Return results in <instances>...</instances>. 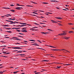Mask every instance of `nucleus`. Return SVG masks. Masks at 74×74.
Listing matches in <instances>:
<instances>
[{
  "label": "nucleus",
  "instance_id": "f257e3e1",
  "mask_svg": "<svg viewBox=\"0 0 74 74\" xmlns=\"http://www.w3.org/2000/svg\"><path fill=\"white\" fill-rule=\"evenodd\" d=\"M63 33L59 34H58V35H59L60 36H64V35H66V34H67L66 33V32H65L63 31Z\"/></svg>",
  "mask_w": 74,
  "mask_h": 74
},
{
  "label": "nucleus",
  "instance_id": "f03ea898",
  "mask_svg": "<svg viewBox=\"0 0 74 74\" xmlns=\"http://www.w3.org/2000/svg\"><path fill=\"white\" fill-rule=\"evenodd\" d=\"M51 21H52V22H53V23H57V22H56V21H53V20H51Z\"/></svg>",
  "mask_w": 74,
  "mask_h": 74
},
{
  "label": "nucleus",
  "instance_id": "7ed1b4c3",
  "mask_svg": "<svg viewBox=\"0 0 74 74\" xmlns=\"http://www.w3.org/2000/svg\"><path fill=\"white\" fill-rule=\"evenodd\" d=\"M52 51H61L62 50L56 49H51Z\"/></svg>",
  "mask_w": 74,
  "mask_h": 74
},
{
  "label": "nucleus",
  "instance_id": "20e7f679",
  "mask_svg": "<svg viewBox=\"0 0 74 74\" xmlns=\"http://www.w3.org/2000/svg\"><path fill=\"white\" fill-rule=\"evenodd\" d=\"M16 10H21L20 8H22L21 7H18V8H16Z\"/></svg>",
  "mask_w": 74,
  "mask_h": 74
},
{
  "label": "nucleus",
  "instance_id": "39448f33",
  "mask_svg": "<svg viewBox=\"0 0 74 74\" xmlns=\"http://www.w3.org/2000/svg\"><path fill=\"white\" fill-rule=\"evenodd\" d=\"M64 39H66V40H68V39H69V38H70V37H64Z\"/></svg>",
  "mask_w": 74,
  "mask_h": 74
},
{
  "label": "nucleus",
  "instance_id": "423d86ee",
  "mask_svg": "<svg viewBox=\"0 0 74 74\" xmlns=\"http://www.w3.org/2000/svg\"><path fill=\"white\" fill-rule=\"evenodd\" d=\"M56 19H62V18L61 17H56Z\"/></svg>",
  "mask_w": 74,
  "mask_h": 74
},
{
  "label": "nucleus",
  "instance_id": "0eeeda50",
  "mask_svg": "<svg viewBox=\"0 0 74 74\" xmlns=\"http://www.w3.org/2000/svg\"><path fill=\"white\" fill-rule=\"evenodd\" d=\"M41 33H43V34H47L48 33V32L45 33V32H41Z\"/></svg>",
  "mask_w": 74,
  "mask_h": 74
},
{
  "label": "nucleus",
  "instance_id": "6e6552de",
  "mask_svg": "<svg viewBox=\"0 0 74 74\" xmlns=\"http://www.w3.org/2000/svg\"><path fill=\"white\" fill-rule=\"evenodd\" d=\"M13 39V40H21V39H14V38H13V39Z\"/></svg>",
  "mask_w": 74,
  "mask_h": 74
},
{
  "label": "nucleus",
  "instance_id": "1a4fd4ad",
  "mask_svg": "<svg viewBox=\"0 0 74 74\" xmlns=\"http://www.w3.org/2000/svg\"><path fill=\"white\" fill-rule=\"evenodd\" d=\"M57 68H56V69H60V68H61V66H57Z\"/></svg>",
  "mask_w": 74,
  "mask_h": 74
},
{
  "label": "nucleus",
  "instance_id": "9d476101",
  "mask_svg": "<svg viewBox=\"0 0 74 74\" xmlns=\"http://www.w3.org/2000/svg\"><path fill=\"white\" fill-rule=\"evenodd\" d=\"M19 71H16V72H13L14 74H16Z\"/></svg>",
  "mask_w": 74,
  "mask_h": 74
},
{
  "label": "nucleus",
  "instance_id": "9b49d317",
  "mask_svg": "<svg viewBox=\"0 0 74 74\" xmlns=\"http://www.w3.org/2000/svg\"><path fill=\"white\" fill-rule=\"evenodd\" d=\"M6 21H7V22H12L13 21H8V20H6Z\"/></svg>",
  "mask_w": 74,
  "mask_h": 74
},
{
  "label": "nucleus",
  "instance_id": "f8f14e48",
  "mask_svg": "<svg viewBox=\"0 0 74 74\" xmlns=\"http://www.w3.org/2000/svg\"><path fill=\"white\" fill-rule=\"evenodd\" d=\"M52 1V2H57V1L54 0V1Z\"/></svg>",
  "mask_w": 74,
  "mask_h": 74
},
{
  "label": "nucleus",
  "instance_id": "ddd939ff",
  "mask_svg": "<svg viewBox=\"0 0 74 74\" xmlns=\"http://www.w3.org/2000/svg\"><path fill=\"white\" fill-rule=\"evenodd\" d=\"M23 51H18L16 52V53H20L21 52H22Z\"/></svg>",
  "mask_w": 74,
  "mask_h": 74
},
{
  "label": "nucleus",
  "instance_id": "4468645a",
  "mask_svg": "<svg viewBox=\"0 0 74 74\" xmlns=\"http://www.w3.org/2000/svg\"><path fill=\"white\" fill-rule=\"evenodd\" d=\"M23 30V32H27V31H26V29H24Z\"/></svg>",
  "mask_w": 74,
  "mask_h": 74
},
{
  "label": "nucleus",
  "instance_id": "2eb2a0df",
  "mask_svg": "<svg viewBox=\"0 0 74 74\" xmlns=\"http://www.w3.org/2000/svg\"><path fill=\"white\" fill-rule=\"evenodd\" d=\"M73 33V31H69V33Z\"/></svg>",
  "mask_w": 74,
  "mask_h": 74
},
{
  "label": "nucleus",
  "instance_id": "dca6fc26",
  "mask_svg": "<svg viewBox=\"0 0 74 74\" xmlns=\"http://www.w3.org/2000/svg\"><path fill=\"white\" fill-rule=\"evenodd\" d=\"M10 53H3V54H4V55H8V54H10Z\"/></svg>",
  "mask_w": 74,
  "mask_h": 74
},
{
  "label": "nucleus",
  "instance_id": "f3484780",
  "mask_svg": "<svg viewBox=\"0 0 74 74\" xmlns=\"http://www.w3.org/2000/svg\"><path fill=\"white\" fill-rule=\"evenodd\" d=\"M10 23V24H12L13 23H14V24H15V22H12Z\"/></svg>",
  "mask_w": 74,
  "mask_h": 74
},
{
  "label": "nucleus",
  "instance_id": "a211bd4d",
  "mask_svg": "<svg viewBox=\"0 0 74 74\" xmlns=\"http://www.w3.org/2000/svg\"><path fill=\"white\" fill-rule=\"evenodd\" d=\"M61 51L62 50H64V51H66V52H69V51H67V50H65V49H61Z\"/></svg>",
  "mask_w": 74,
  "mask_h": 74
},
{
  "label": "nucleus",
  "instance_id": "6ab92c4d",
  "mask_svg": "<svg viewBox=\"0 0 74 74\" xmlns=\"http://www.w3.org/2000/svg\"><path fill=\"white\" fill-rule=\"evenodd\" d=\"M10 11H12V12H15V10H10Z\"/></svg>",
  "mask_w": 74,
  "mask_h": 74
},
{
  "label": "nucleus",
  "instance_id": "aec40b11",
  "mask_svg": "<svg viewBox=\"0 0 74 74\" xmlns=\"http://www.w3.org/2000/svg\"><path fill=\"white\" fill-rule=\"evenodd\" d=\"M13 49H18V47H12Z\"/></svg>",
  "mask_w": 74,
  "mask_h": 74
},
{
  "label": "nucleus",
  "instance_id": "412c9836",
  "mask_svg": "<svg viewBox=\"0 0 74 74\" xmlns=\"http://www.w3.org/2000/svg\"><path fill=\"white\" fill-rule=\"evenodd\" d=\"M32 45H36L37 46H39V45L37 44H32Z\"/></svg>",
  "mask_w": 74,
  "mask_h": 74
},
{
  "label": "nucleus",
  "instance_id": "4be33fe9",
  "mask_svg": "<svg viewBox=\"0 0 74 74\" xmlns=\"http://www.w3.org/2000/svg\"><path fill=\"white\" fill-rule=\"evenodd\" d=\"M6 32H8V33H12V32L10 31H6Z\"/></svg>",
  "mask_w": 74,
  "mask_h": 74
},
{
  "label": "nucleus",
  "instance_id": "5701e85b",
  "mask_svg": "<svg viewBox=\"0 0 74 74\" xmlns=\"http://www.w3.org/2000/svg\"><path fill=\"white\" fill-rule=\"evenodd\" d=\"M42 4H48V3H45V2H43L42 3Z\"/></svg>",
  "mask_w": 74,
  "mask_h": 74
},
{
  "label": "nucleus",
  "instance_id": "b1692460",
  "mask_svg": "<svg viewBox=\"0 0 74 74\" xmlns=\"http://www.w3.org/2000/svg\"><path fill=\"white\" fill-rule=\"evenodd\" d=\"M20 24H22V25H24V24H25V25L27 24L26 23H20Z\"/></svg>",
  "mask_w": 74,
  "mask_h": 74
},
{
  "label": "nucleus",
  "instance_id": "393cba45",
  "mask_svg": "<svg viewBox=\"0 0 74 74\" xmlns=\"http://www.w3.org/2000/svg\"><path fill=\"white\" fill-rule=\"evenodd\" d=\"M29 41H35V40H29Z\"/></svg>",
  "mask_w": 74,
  "mask_h": 74
},
{
  "label": "nucleus",
  "instance_id": "a878e982",
  "mask_svg": "<svg viewBox=\"0 0 74 74\" xmlns=\"http://www.w3.org/2000/svg\"><path fill=\"white\" fill-rule=\"evenodd\" d=\"M3 56V57H4V58H7V56Z\"/></svg>",
  "mask_w": 74,
  "mask_h": 74
},
{
  "label": "nucleus",
  "instance_id": "bb28decb",
  "mask_svg": "<svg viewBox=\"0 0 74 74\" xmlns=\"http://www.w3.org/2000/svg\"><path fill=\"white\" fill-rule=\"evenodd\" d=\"M16 31H18V32H21V30H20L16 29Z\"/></svg>",
  "mask_w": 74,
  "mask_h": 74
},
{
  "label": "nucleus",
  "instance_id": "cd10ccee",
  "mask_svg": "<svg viewBox=\"0 0 74 74\" xmlns=\"http://www.w3.org/2000/svg\"><path fill=\"white\" fill-rule=\"evenodd\" d=\"M37 49H42V50H44L45 51V50L41 48H38Z\"/></svg>",
  "mask_w": 74,
  "mask_h": 74
},
{
  "label": "nucleus",
  "instance_id": "c85d7f7f",
  "mask_svg": "<svg viewBox=\"0 0 74 74\" xmlns=\"http://www.w3.org/2000/svg\"><path fill=\"white\" fill-rule=\"evenodd\" d=\"M3 26H9V25H3Z\"/></svg>",
  "mask_w": 74,
  "mask_h": 74
},
{
  "label": "nucleus",
  "instance_id": "c756f323",
  "mask_svg": "<svg viewBox=\"0 0 74 74\" xmlns=\"http://www.w3.org/2000/svg\"><path fill=\"white\" fill-rule=\"evenodd\" d=\"M69 25H73V24L71 23H69Z\"/></svg>",
  "mask_w": 74,
  "mask_h": 74
},
{
  "label": "nucleus",
  "instance_id": "7c9ffc66",
  "mask_svg": "<svg viewBox=\"0 0 74 74\" xmlns=\"http://www.w3.org/2000/svg\"><path fill=\"white\" fill-rule=\"evenodd\" d=\"M42 62H47V60H43Z\"/></svg>",
  "mask_w": 74,
  "mask_h": 74
},
{
  "label": "nucleus",
  "instance_id": "2f4dec72",
  "mask_svg": "<svg viewBox=\"0 0 74 74\" xmlns=\"http://www.w3.org/2000/svg\"><path fill=\"white\" fill-rule=\"evenodd\" d=\"M17 49H22V48L18 47Z\"/></svg>",
  "mask_w": 74,
  "mask_h": 74
},
{
  "label": "nucleus",
  "instance_id": "473e14b6",
  "mask_svg": "<svg viewBox=\"0 0 74 74\" xmlns=\"http://www.w3.org/2000/svg\"><path fill=\"white\" fill-rule=\"evenodd\" d=\"M33 13L34 14H37V13L36 12H33Z\"/></svg>",
  "mask_w": 74,
  "mask_h": 74
},
{
  "label": "nucleus",
  "instance_id": "72a5a7b5",
  "mask_svg": "<svg viewBox=\"0 0 74 74\" xmlns=\"http://www.w3.org/2000/svg\"><path fill=\"white\" fill-rule=\"evenodd\" d=\"M40 18H44V17L42 16H41V17H40Z\"/></svg>",
  "mask_w": 74,
  "mask_h": 74
},
{
  "label": "nucleus",
  "instance_id": "f704fd0d",
  "mask_svg": "<svg viewBox=\"0 0 74 74\" xmlns=\"http://www.w3.org/2000/svg\"><path fill=\"white\" fill-rule=\"evenodd\" d=\"M15 44H21L20 43H15Z\"/></svg>",
  "mask_w": 74,
  "mask_h": 74
},
{
  "label": "nucleus",
  "instance_id": "c9c22d12",
  "mask_svg": "<svg viewBox=\"0 0 74 74\" xmlns=\"http://www.w3.org/2000/svg\"><path fill=\"white\" fill-rule=\"evenodd\" d=\"M19 55H21V56H22L23 55H25V54H19Z\"/></svg>",
  "mask_w": 74,
  "mask_h": 74
},
{
  "label": "nucleus",
  "instance_id": "e433bc0d",
  "mask_svg": "<svg viewBox=\"0 0 74 74\" xmlns=\"http://www.w3.org/2000/svg\"><path fill=\"white\" fill-rule=\"evenodd\" d=\"M58 25L59 26H62L60 23H58Z\"/></svg>",
  "mask_w": 74,
  "mask_h": 74
},
{
  "label": "nucleus",
  "instance_id": "4c0bfd02",
  "mask_svg": "<svg viewBox=\"0 0 74 74\" xmlns=\"http://www.w3.org/2000/svg\"><path fill=\"white\" fill-rule=\"evenodd\" d=\"M11 5L12 7H13V6H14V5Z\"/></svg>",
  "mask_w": 74,
  "mask_h": 74
},
{
  "label": "nucleus",
  "instance_id": "58836bf2",
  "mask_svg": "<svg viewBox=\"0 0 74 74\" xmlns=\"http://www.w3.org/2000/svg\"><path fill=\"white\" fill-rule=\"evenodd\" d=\"M6 15H8L9 16H11V15L10 14H7Z\"/></svg>",
  "mask_w": 74,
  "mask_h": 74
},
{
  "label": "nucleus",
  "instance_id": "ea45409f",
  "mask_svg": "<svg viewBox=\"0 0 74 74\" xmlns=\"http://www.w3.org/2000/svg\"><path fill=\"white\" fill-rule=\"evenodd\" d=\"M22 60H26L25 59H22Z\"/></svg>",
  "mask_w": 74,
  "mask_h": 74
},
{
  "label": "nucleus",
  "instance_id": "a19ab883",
  "mask_svg": "<svg viewBox=\"0 0 74 74\" xmlns=\"http://www.w3.org/2000/svg\"><path fill=\"white\" fill-rule=\"evenodd\" d=\"M0 74H3V72L2 71H0Z\"/></svg>",
  "mask_w": 74,
  "mask_h": 74
},
{
  "label": "nucleus",
  "instance_id": "79ce46f5",
  "mask_svg": "<svg viewBox=\"0 0 74 74\" xmlns=\"http://www.w3.org/2000/svg\"><path fill=\"white\" fill-rule=\"evenodd\" d=\"M24 42H27V41H25V40H24L23 41Z\"/></svg>",
  "mask_w": 74,
  "mask_h": 74
},
{
  "label": "nucleus",
  "instance_id": "37998d69",
  "mask_svg": "<svg viewBox=\"0 0 74 74\" xmlns=\"http://www.w3.org/2000/svg\"><path fill=\"white\" fill-rule=\"evenodd\" d=\"M56 8H57L58 10H59L60 9L58 7H57Z\"/></svg>",
  "mask_w": 74,
  "mask_h": 74
},
{
  "label": "nucleus",
  "instance_id": "c03bdc74",
  "mask_svg": "<svg viewBox=\"0 0 74 74\" xmlns=\"http://www.w3.org/2000/svg\"><path fill=\"white\" fill-rule=\"evenodd\" d=\"M31 15H32V16H36V15L34 14L33 15V14H31Z\"/></svg>",
  "mask_w": 74,
  "mask_h": 74
},
{
  "label": "nucleus",
  "instance_id": "a18cd8bd",
  "mask_svg": "<svg viewBox=\"0 0 74 74\" xmlns=\"http://www.w3.org/2000/svg\"><path fill=\"white\" fill-rule=\"evenodd\" d=\"M47 30H50V31H52V30H51V29H48Z\"/></svg>",
  "mask_w": 74,
  "mask_h": 74
},
{
  "label": "nucleus",
  "instance_id": "49530a36",
  "mask_svg": "<svg viewBox=\"0 0 74 74\" xmlns=\"http://www.w3.org/2000/svg\"><path fill=\"white\" fill-rule=\"evenodd\" d=\"M4 16H7L8 17V16L6 15H4Z\"/></svg>",
  "mask_w": 74,
  "mask_h": 74
},
{
  "label": "nucleus",
  "instance_id": "de8ad7c7",
  "mask_svg": "<svg viewBox=\"0 0 74 74\" xmlns=\"http://www.w3.org/2000/svg\"><path fill=\"white\" fill-rule=\"evenodd\" d=\"M20 29V28H16V29Z\"/></svg>",
  "mask_w": 74,
  "mask_h": 74
},
{
  "label": "nucleus",
  "instance_id": "09e8293b",
  "mask_svg": "<svg viewBox=\"0 0 74 74\" xmlns=\"http://www.w3.org/2000/svg\"><path fill=\"white\" fill-rule=\"evenodd\" d=\"M5 38H9L8 37H6Z\"/></svg>",
  "mask_w": 74,
  "mask_h": 74
},
{
  "label": "nucleus",
  "instance_id": "8fccbe9b",
  "mask_svg": "<svg viewBox=\"0 0 74 74\" xmlns=\"http://www.w3.org/2000/svg\"><path fill=\"white\" fill-rule=\"evenodd\" d=\"M33 28H38V27H33Z\"/></svg>",
  "mask_w": 74,
  "mask_h": 74
},
{
  "label": "nucleus",
  "instance_id": "3c124183",
  "mask_svg": "<svg viewBox=\"0 0 74 74\" xmlns=\"http://www.w3.org/2000/svg\"><path fill=\"white\" fill-rule=\"evenodd\" d=\"M39 73H35V74H38Z\"/></svg>",
  "mask_w": 74,
  "mask_h": 74
},
{
  "label": "nucleus",
  "instance_id": "603ef678",
  "mask_svg": "<svg viewBox=\"0 0 74 74\" xmlns=\"http://www.w3.org/2000/svg\"><path fill=\"white\" fill-rule=\"evenodd\" d=\"M49 47H51L52 48H53V46H49Z\"/></svg>",
  "mask_w": 74,
  "mask_h": 74
},
{
  "label": "nucleus",
  "instance_id": "864d4df0",
  "mask_svg": "<svg viewBox=\"0 0 74 74\" xmlns=\"http://www.w3.org/2000/svg\"><path fill=\"white\" fill-rule=\"evenodd\" d=\"M18 6H24L23 5H18Z\"/></svg>",
  "mask_w": 74,
  "mask_h": 74
},
{
  "label": "nucleus",
  "instance_id": "5fc2aeb1",
  "mask_svg": "<svg viewBox=\"0 0 74 74\" xmlns=\"http://www.w3.org/2000/svg\"><path fill=\"white\" fill-rule=\"evenodd\" d=\"M34 23L36 25H39L37 24L36 23Z\"/></svg>",
  "mask_w": 74,
  "mask_h": 74
},
{
  "label": "nucleus",
  "instance_id": "6e6d98bb",
  "mask_svg": "<svg viewBox=\"0 0 74 74\" xmlns=\"http://www.w3.org/2000/svg\"><path fill=\"white\" fill-rule=\"evenodd\" d=\"M16 29V28H12V29Z\"/></svg>",
  "mask_w": 74,
  "mask_h": 74
},
{
  "label": "nucleus",
  "instance_id": "4d7b16f0",
  "mask_svg": "<svg viewBox=\"0 0 74 74\" xmlns=\"http://www.w3.org/2000/svg\"><path fill=\"white\" fill-rule=\"evenodd\" d=\"M18 37H23L22 36H18Z\"/></svg>",
  "mask_w": 74,
  "mask_h": 74
},
{
  "label": "nucleus",
  "instance_id": "13d9d810",
  "mask_svg": "<svg viewBox=\"0 0 74 74\" xmlns=\"http://www.w3.org/2000/svg\"><path fill=\"white\" fill-rule=\"evenodd\" d=\"M23 25V26H26V25Z\"/></svg>",
  "mask_w": 74,
  "mask_h": 74
},
{
  "label": "nucleus",
  "instance_id": "bf43d9fd",
  "mask_svg": "<svg viewBox=\"0 0 74 74\" xmlns=\"http://www.w3.org/2000/svg\"><path fill=\"white\" fill-rule=\"evenodd\" d=\"M12 19V18H10L8 19L9 20H11Z\"/></svg>",
  "mask_w": 74,
  "mask_h": 74
},
{
  "label": "nucleus",
  "instance_id": "052dcab7",
  "mask_svg": "<svg viewBox=\"0 0 74 74\" xmlns=\"http://www.w3.org/2000/svg\"><path fill=\"white\" fill-rule=\"evenodd\" d=\"M63 10H64V11H67V10L66 9H63Z\"/></svg>",
  "mask_w": 74,
  "mask_h": 74
},
{
  "label": "nucleus",
  "instance_id": "680f3d73",
  "mask_svg": "<svg viewBox=\"0 0 74 74\" xmlns=\"http://www.w3.org/2000/svg\"><path fill=\"white\" fill-rule=\"evenodd\" d=\"M44 24V23H40V24Z\"/></svg>",
  "mask_w": 74,
  "mask_h": 74
},
{
  "label": "nucleus",
  "instance_id": "e2e57ef3",
  "mask_svg": "<svg viewBox=\"0 0 74 74\" xmlns=\"http://www.w3.org/2000/svg\"><path fill=\"white\" fill-rule=\"evenodd\" d=\"M6 29H9V30H10V29H11V28H6Z\"/></svg>",
  "mask_w": 74,
  "mask_h": 74
},
{
  "label": "nucleus",
  "instance_id": "0e129e2a",
  "mask_svg": "<svg viewBox=\"0 0 74 74\" xmlns=\"http://www.w3.org/2000/svg\"><path fill=\"white\" fill-rule=\"evenodd\" d=\"M7 47V46H1V47Z\"/></svg>",
  "mask_w": 74,
  "mask_h": 74
},
{
  "label": "nucleus",
  "instance_id": "69168bd1",
  "mask_svg": "<svg viewBox=\"0 0 74 74\" xmlns=\"http://www.w3.org/2000/svg\"><path fill=\"white\" fill-rule=\"evenodd\" d=\"M3 53H7V52H2Z\"/></svg>",
  "mask_w": 74,
  "mask_h": 74
},
{
  "label": "nucleus",
  "instance_id": "338daca9",
  "mask_svg": "<svg viewBox=\"0 0 74 74\" xmlns=\"http://www.w3.org/2000/svg\"><path fill=\"white\" fill-rule=\"evenodd\" d=\"M26 29V28H23L22 29Z\"/></svg>",
  "mask_w": 74,
  "mask_h": 74
},
{
  "label": "nucleus",
  "instance_id": "774afa93",
  "mask_svg": "<svg viewBox=\"0 0 74 74\" xmlns=\"http://www.w3.org/2000/svg\"><path fill=\"white\" fill-rule=\"evenodd\" d=\"M21 74H25V73H22Z\"/></svg>",
  "mask_w": 74,
  "mask_h": 74
}]
</instances>
